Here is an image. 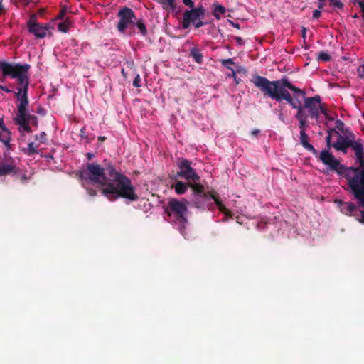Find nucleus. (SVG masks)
<instances>
[{"label": "nucleus", "instance_id": "f257e3e1", "mask_svg": "<svg viewBox=\"0 0 364 364\" xmlns=\"http://www.w3.org/2000/svg\"><path fill=\"white\" fill-rule=\"evenodd\" d=\"M79 177L82 180L85 187L90 182L101 186L102 195L110 201L119 198L130 201L139 199L132 181L124 174L117 171L112 164L102 168L99 164L88 163L86 168L80 171Z\"/></svg>", "mask_w": 364, "mask_h": 364}, {"label": "nucleus", "instance_id": "f03ea898", "mask_svg": "<svg viewBox=\"0 0 364 364\" xmlns=\"http://www.w3.org/2000/svg\"><path fill=\"white\" fill-rule=\"evenodd\" d=\"M28 64H11L6 61H0V70L2 77L0 80L3 82L7 77L16 78L18 86L16 87L15 97L17 99V112L14 118L15 122H30L34 114H31L28 110L29 100L28 96L30 69Z\"/></svg>", "mask_w": 364, "mask_h": 364}, {"label": "nucleus", "instance_id": "7ed1b4c3", "mask_svg": "<svg viewBox=\"0 0 364 364\" xmlns=\"http://www.w3.org/2000/svg\"><path fill=\"white\" fill-rule=\"evenodd\" d=\"M316 157L331 170L346 178L348 191L353 195L359 205L364 208V170L344 166L328 150H322Z\"/></svg>", "mask_w": 364, "mask_h": 364}, {"label": "nucleus", "instance_id": "20e7f679", "mask_svg": "<svg viewBox=\"0 0 364 364\" xmlns=\"http://www.w3.org/2000/svg\"><path fill=\"white\" fill-rule=\"evenodd\" d=\"M251 82L260 90L264 96L277 102L285 100L292 108H298L301 102L298 101V103H296L287 90L294 92L295 94L303 95L305 94L304 91L295 87L287 78L270 81L265 77L255 75L251 79Z\"/></svg>", "mask_w": 364, "mask_h": 364}, {"label": "nucleus", "instance_id": "39448f33", "mask_svg": "<svg viewBox=\"0 0 364 364\" xmlns=\"http://www.w3.org/2000/svg\"><path fill=\"white\" fill-rule=\"evenodd\" d=\"M188 212L186 205L183 201L176 198H171L165 208V213L167 215L179 224L180 230L182 233V230L185 228V224L188 223Z\"/></svg>", "mask_w": 364, "mask_h": 364}, {"label": "nucleus", "instance_id": "423d86ee", "mask_svg": "<svg viewBox=\"0 0 364 364\" xmlns=\"http://www.w3.org/2000/svg\"><path fill=\"white\" fill-rule=\"evenodd\" d=\"M119 21L117 24V31L123 35L127 34L128 36H132L134 34V31L126 32L127 29L133 26L136 21V16L132 9L124 6L117 13Z\"/></svg>", "mask_w": 364, "mask_h": 364}, {"label": "nucleus", "instance_id": "0eeeda50", "mask_svg": "<svg viewBox=\"0 0 364 364\" xmlns=\"http://www.w3.org/2000/svg\"><path fill=\"white\" fill-rule=\"evenodd\" d=\"M176 165L179 171L176 173L177 177L182 178L188 181L197 182L200 180L199 175L191 166V162L185 158H178Z\"/></svg>", "mask_w": 364, "mask_h": 364}, {"label": "nucleus", "instance_id": "6e6552de", "mask_svg": "<svg viewBox=\"0 0 364 364\" xmlns=\"http://www.w3.org/2000/svg\"><path fill=\"white\" fill-rule=\"evenodd\" d=\"M35 15L31 16L27 21V27L29 33H33L37 38H43L48 34L51 35L50 32L49 24H43L36 22Z\"/></svg>", "mask_w": 364, "mask_h": 364}, {"label": "nucleus", "instance_id": "1a4fd4ad", "mask_svg": "<svg viewBox=\"0 0 364 364\" xmlns=\"http://www.w3.org/2000/svg\"><path fill=\"white\" fill-rule=\"evenodd\" d=\"M205 14V9L202 5L193 9L186 10L182 21L183 28L187 29L191 23H195L196 20L203 19Z\"/></svg>", "mask_w": 364, "mask_h": 364}, {"label": "nucleus", "instance_id": "9d476101", "mask_svg": "<svg viewBox=\"0 0 364 364\" xmlns=\"http://www.w3.org/2000/svg\"><path fill=\"white\" fill-rule=\"evenodd\" d=\"M303 108L307 109L309 117L318 120L319 118V108H321V97L315 95L314 97H306Z\"/></svg>", "mask_w": 364, "mask_h": 364}, {"label": "nucleus", "instance_id": "9b49d317", "mask_svg": "<svg viewBox=\"0 0 364 364\" xmlns=\"http://www.w3.org/2000/svg\"><path fill=\"white\" fill-rule=\"evenodd\" d=\"M341 210L344 214L353 216L358 221L364 223V210H359L354 203L343 202L341 203Z\"/></svg>", "mask_w": 364, "mask_h": 364}, {"label": "nucleus", "instance_id": "f8f14e48", "mask_svg": "<svg viewBox=\"0 0 364 364\" xmlns=\"http://www.w3.org/2000/svg\"><path fill=\"white\" fill-rule=\"evenodd\" d=\"M350 136L353 138V141L351 142L350 148L355 151V154L356 159L358 161L359 166H354V168H359L362 170H364V157H363V146L361 141H355V136L354 134L350 133Z\"/></svg>", "mask_w": 364, "mask_h": 364}, {"label": "nucleus", "instance_id": "ddd939ff", "mask_svg": "<svg viewBox=\"0 0 364 364\" xmlns=\"http://www.w3.org/2000/svg\"><path fill=\"white\" fill-rule=\"evenodd\" d=\"M350 133L351 132H349L346 136H342L338 133L337 141L333 143L332 146L336 150L341 151L343 154H346L348 149L352 145L351 142L353 141V138L350 136Z\"/></svg>", "mask_w": 364, "mask_h": 364}, {"label": "nucleus", "instance_id": "4468645a", "mask_svg": "<svg viewBox=\"0 0 364 364\" xmlns=\"http://www.w3.org/2000/svg\"><path fill=\"white\" fill-rule=\"evenodd\" d=\"M11 132L6 127L3 118L0 117V141L11 149Z\"/></svg>", "mask_w": 364, "mask_h": 364}, {"label": "nucleus", "instance_id": "2eb2a0df", "mask_svg": "<svg viewBox=\"0 0 364 364\" xmlns=\"http://www.w3.org/2000/svg\"><path fill=\"white\" fill-rule=\"evenodd\" d=\"M188 186L193 190V195L197 197H200L203 199H208L210 198L211 194L215 193V191L212 192H205L204 186L198 183H188Z\"/></svg>", "mask_w": 364, "mask_h": 364}, {"label": "nucleus", "instance_id": "dca6fc26", "mask_svg": "<svg viewBox=\"0 0 364 364\" xmlns=\"http://www.w3.org/2000/svg\"><path fill=\"white\" fill-rule=\"evenodd\" d=\"M297 109L296 114L295 115V118L299 121V128L300 132H306V128L307 127L306 119L307 115L304 112L303 106L301 103L299 102V106L298 108H295Z\"/></svg>", "mask_w": 364, "mask_h": 364}, {"label": "nucleus", "instance_id": "f3484780", "mask_svg": "<svg viewBox=\"0 0 364 364\" xmlns=\"http://www.w3.org/2000/svg\"><path fill=\"white\" fill-rule=\"evenodd\" d=\"M210 198L214 200V201H215V204L217 205L219 210L221 213H223V214H225V218L223 219V221H226L227 220V218H232L233 214L232 213V212L230 210H229L228 209L226 208V207L223 203V202L218 198L217 193H214L211 194Z\"/></svg>", "mask_w": 364, "mask_h": 364}, {"label": "nucleus", "instance_id": "a211bd4d", "mask_svg": "<svg viewBox=\"0 0 364 364\" xmlns=\"http://www.w3.org/2000/svg\"><path fill=\"white\" fill-rule=\"evenodd\" d=\"M300 140L304 149L312 153L315 156H318V151L309 142V136L306 132H300Z\"/></svg>", "mask_w": 364, "mask_h": 364}, {"label": "nucleus", "instance_id": "6ab92c4d", "mask_svg": "<svg viewBox=\"0 0 364 364\" xmlns=\"http://www.w3.org/2000/svg\"><path fill=\"white\" fill-rule=\"evenodd\" d=\"M16 168V166L13 163L2 161L0 163V176L15 174Z\"/></svg>", "mask_w": 364, "mask_h": 364}, {"label": "nucleus", "instance_id": "aec40b11", "mask_svg": "<svg viewBox=\"0 0 364 364\" xmlns=\"http://www.w3.org/2000/svg\"><path fill=\"white\" fill-rule=\"evenodd\" d=\"M190 55L197 63H202L203 60V54L200 51L198 48L196 47L192 48L190 50Z\"/></svg>", "mask_w": 364, "mask_h": 364}, {"label": "nucleus", "instance_id": "412c9836", "mask_svg": "<svg viewBox=\"0 0 364 364\" xmlns=\"http://www.w3.org/2000/svg\"><path fill=\"white\" fill-rule=\"evenodd\" d=\"M188 187H189L188 183H185L181 181H177L174 186H172V188H174L175 192L178 195L185 193L188 189Z\"/></svg>", "mask_w": 364, "mask_h": 364}, {"label": "nucleus", "instance_id": "4be33fe9", "mask_svg": "<svg viewBox=\"0 0 364 364\" xmlns=\"http://www.w3.org/2000/svg\"><path fill=\"white\" fill-rule=\"evenodd\" d=\"M157 2L163 5L164 9L168 7L173 11L176 10V0H157Z\"/></svg>", "mask_w": 364, "mask_h": 364}, {"label": "nucleus", "instance_id": "5701e85b", "mask_svg": "<svg viewBox=\"0 0 364 364\" xmlns=\"http://www.w3.org/2000/svg\"><path fill=\"white\" fill-rule=\"evenodd\" d=\"M134 25L138 28L141 34L143 36H146V34H147L146 26L142 19H139V20L136 19V21L134 23Z\"/></svg>", "mask_w": 364, "mask_h": 364}, {"label": "nucleus", "instance_id": "b1692460", "mask_svg": "<svg viewBox=\"0 0 364 364\" xmlns=\"http://www.w3.org/2000/svg\"><path fill=\"white\" fill-rule=\"evenodd\" d=\"M70 24L71 23L70 20L67 18L65 21L58 23V28L60 31L63 33H67L69 31Z\"/></svg>", "mask_w": 364, "mask_h": 364}, {"label": "nucleus", "instance_id": "393cba45", "mask_svg": "<svg viewBox=\"0 0 364 364\" xmlns=\"http://www.w3.org/2000/svg\"><path fill=\"white\" fill-rule=\"evenodd\" d=\"M17 125L19 126L18 130L20 132H26L27 133H31L32 129L30 127V122H15Z\"/></svg>", "mask_w": 364, "mask_h": 364}, {"label": "nucleus", "instance_id": "a878e982", "mask_svg": "<svg viewBox=\"0 0 364 364\" xmlns=\"http://www.w3.org/2000/svg\"><path fill=\"white\" fill-rule=\"evenodd\" d=\"M327 132H328V135L326 138V145H327L328 149H330L331 147H333L332 146L333 143H331L332 135H333V134H336L338 135V132L336 131V129H328Z\"/></svg>", "mask_w": 364, "mask_h": 364}, {"label": "nucleus", "instance_id": "bb28decb", "mask_svg": "<svg viewBox=\"0 0 364 364\" xmlns=\"http://www.w3.org/2000/svg\"><path fill=\"white\" fill-rule=\"evenodd\" d=\"M39 144H35L34 142H30L28 144V148L25 151V153L30 156L38 153L37 148Z\"/></svg>", "mask_w": 364, "mask_h": 364}, {"label": "nucleus", "instance_id": "cd10ccee", "mask_svg": "<svg viewBox=\"0 0 364 364\" xmlns=\"http://www.w3.org/2000/svg\"><path fill=\"white\" fill-rule=\"evenodd\" d=\"M208 199H203L200 197L195 196V198L193 199V203L196 208H205V200Z\"/></svg>", "mask_w": 364, "mask_h": 364}, {"label": "nucleus", "instance_id": "c85d7f7f", "mask_svg": "<svg viewBox=\"0 0 364 364\" xmlns=\"http://www.w3.org/2000/svg\"><path fill=\"white\" fill-rule=\"evenodd\" d=\"M225 12V9L223 6L221 5H217L213 11V15L217 19L220 18V14H223Z\"/></svg>", "mask_w": 364, "mask_h": 364}, {"label": "nucleus", "instance_id": "c756f323", "mask_svg": "<svg viewBox=\"0 0 364 364\" xmlns=\"http://www.w3.org/2000/svg\"><path fill=\"white\" fill-rule=\"evenodd\" d=\"M35 140L38 142V144H46L47 141V134L45 132H41L39 134L35 136Z\"/></svg>", "mask_w": 364, "mask_h": 364}, {"label": "nucleus", "instance_id": "7c9ffc66", "mask_svg": "<svg viewBox=\"0 0 364 364\" xmlns=\"http://www.w3.org/2000/svg\"><path fill=\"white\" fill-rule=\"evenodd\" d=\"M331 55L325 51H321L318 54L317 60L318 61L328 62L331 60Z\"/></svg>", "mask_w": 364, "mask_h": 364}, {"label": "nucleus", "instance_id": "2f4dec72", "mask_svg": "<svg viewBox=\"0 0 364 364\" xmlns=\"http://www.w3.org/2000/svg\"><path fill=\"white\" fill-rule=\"evenodd\" d=\"M336 130L341 131L343 134H348V129H344V123L341 119H337L335 122Z\"/></svg>", "mask_w": 364, "mask_h": 364}, {"label": "nucleus", "instance_id": "473e14b6", "mask_svg": "<svg viewBox=\"0 0 364 364\" xmlns=\"http://www.w3.org/2000/svg\"><path fill=\"white\" fill-rule=\"evenodd\" d=\"M330 5L338 9H342L344 6L343 2L341 0H332L330 1Z\"/></svg>", "mask_w": 364, "mask_h": 364}, {"label": "nucleus", "instance_id": "72a5a7b5", "mask_svg": "<svg viewBox=\"0 0 364 364\" xmlns=\"http://www.w3.org/2000/svg\"><path fill=\"white\" fill-rule=\"evenodd\" d=\"M223 65L225 66L228 69L231 70L234 73V69L229 66V65H233L234 62L231 58L223 60L221 61Z\"/></svg>", "mask_w": 364, "mask_h": 364}, {"label": "nucleus", "instance_id": "f704fd0d", "mask_svg": "<svg viewBox=\"0 0 364 364\" xmlns=\"http://www.w3.org/2000/svg\"><path fill=\"white\" fill-rule=\"evenodd\" d=\"M320 113H322L329 120L333 119V117H330L328 116L327 109L325 107L324 104H322L321 102V108H319V114Z\"/></svg>", "mask_w": 364, "mask_h": 364}, {"label": "nucleus", "instance_id": "c9c22d12", "mask_svg": "<svg viewBox=\"0 0 364 364\" xmlns=\"http://www.w3.org/2000/svg\"><path fill=\"white\" fill-rule=\"evenodd\" d=\"M133 85L135 87H141V78L139 74H137L133 80Z\"/></svg>", "mask_w": 364, "mask_h": 364}, {"label": "nucleus", "instance_id": "e433bc0d", "mask_svg": "<svg viewBox=\"0 0 364 364\" xmlns=\"http://www.w3.org/2000/svg\"><path fill=\"white\" fill-rule=\"evenodd\" d=\"M183 4L191 8V9H194V2L192 0H182Z\"/></svg>", "mask_w": 364, "mask_h": 364}, {"label": "nucleus", "instance_id": "4c0bfd02", "mask_svg": "<svg viewBox=\"0 0 364 364\" xmlns=\"http://www.w3.org/2000/svg\"><path fill=\"white\" fill-rule=\"evenodd\" d=\"M357 72L358 73V76L360 77H363L364 76V65H360L358 69Z\"/></svg>", "mask_w": 364, "mask_h": 364}, {"label": "nucleus", "instance_id": "58836bf2", "mask_svg": "<svg viewBox=\"0 0 364 364\" xmlns=\"http://www.w3.org/2000/svg\"><path fill=\"white\" fill-rule=\"evenodd\" d=\"M321 16V12L319 9H315L313 11L312 18L314 19H317Z\"/></svg>", "mask_w": 364, "mask_h": 364}, {"label": "nucleus", "instance_id": "ea45409f", "mask_svg": "<svg viewBox=\"0 0 364 364\" xmlns=\"http://www.w3.org/2000/svg\"><path fill=\"white\" fill-rule=\"evenodd\" d=\"M193 23L196 28H199L206 24V23L201 21V19L198 20V21H196Z\"/></svg>", "mask_w": 364, "mask_h": 364}, {"label": "nucleus", "instance_id": "a19ab883", "mask_svg": "<svg viewBox=\"0 0 364 364\" xmlns=\"http://www.w3.org/2000/svg\"><path fill=\"white\" fill-rule=\"evenodd\" d=\"M66 14V9L63 8L61 9L60 14L57 16L58 19H63Z\"/></svg>", "mask_w": 364, "mask_h": 364}, {"label": "nucleus", "instance_id": "79ce46f5", "mask_svg": "<svg viewBox=\"0 0 364 364\" xmlns=\"http://www.w3.org/2000/svg\"><path fill=\"white\" fill-rule=\"evenodd\" d=\"M234 39L239 46H242L244 44V41L241 37L235 36Z\"/></svg>", "mask_w": 364, "mask_h": 364}, {"label": "nucleus", "instance_id": "37998d69", "mask_svg": "<svg viewBox=\"0 0 364 364\" xmlns=\"http://www.w3.org/2000/svg\"><path fill=\"white\" fill-rule=\"evenodd\" d=\"M87 193L90 196H95L97 195V191L92 188H86Z\"/></svg>", "mask_w": 364, "mask_h": 364}, {"label": "nucleus", "instance_id": "c03bdc74", "mask_svg": "<svg viewBox=\"0 0 364 364\" xmlns=\"http://www.w3.org/2000/svg\"><path fill=\"white\" fill-rule=\"evenodd\" d=\"M30 122H31V124L33 126L37 127L38 126V117L36 115H33L32 119H31Z\"/></svg>", "mask_w": 364, "mask_h": 364}, {"label": "nucleus", "instance_id": "a18cd8bd", "mask_svg": "<svg viewBox=\"0 0 364 364\" xmlns=\"http://www.w3.org/2000/svg\"><path fill=\"white\" fill-rule=\"evenodd\" d=\"M318 7L320 9H322L323 8V6H324V1L325 0H318Z\"/></svg>", "mask_w": 364, "mask_h": 364}, {"label": "nucleus", "instance_id": "49530a36", "mask_svg": "<svg viewBox=\"0 0 364 364\" xmlns=\"http://www.w3.org/2000/svg\"><path fill=\"white\" fill-rule=\"evenodd\" d=\"M0 90H2L3 91L9 93L11 92V90H9L6 86L0 85Z\"/></svg>", "mask_w": 364, "mask_h": 364}, {"label": "nucleus", "instance_id": "de8ad7c7", "mask_svg": "<svg viewBox=\"0 0 364 364\" xmlns=\"http://www.w3.org/2000/svg\"><path fill=\"white\" fill-rule=\"evenodd\" d=\"M358 4L361 9V11H364V1H358Z\"/></svg>", "mask_w": 364, "mask_h": 364}, {"label": "nucleus", "instance_id": "09e8293b", "mask_svg": "<svg viewBox=\"0 0 364 364\" xmlns=\"http://www.w3.org/2000/svg\"><path fill=\"white\" fill-rule=\"evenodd\" d=\"M260 132V131L259 129H254L251 132V134L253 135V136H257L259 134V133Z\"/></svg>", "mask_w": 364, "mask_h": 364}, {"label": "nucleus", "instance_id": "8fccbe9b", "mask_svg": "<svg viewBox=\"0 0 364 364\" xmlns=\"http://www.w3.org/2000/svg\"><path fill=\"white\" fill-rule=\"evenodd\" d=\"M98 140L102 143L106 140V137L100 136H98Z\"/></svg>", "mask_w": 364, "mask_h": 364}, {"label": "nucleus", "instance_id": "3c124183", "mask_svg": "<svg viewBox=\"0 0 364 364\" xmlns=\"http://www.w3.org/2000/svg\"><path fill=\"white\" fill-rule=\"evenodd\" d=\"M93 156H94V155H93V154H90V153H88V154H87V157H88V159H92V158L93 157Z\"/></svg>", "mask_w": 364, "mask_h": 364}, {"label": "nucleus", "instance_id": "603ef678", "mask_svg": "<svg viewBox=\"0 0 364 364\" xmlns=\"http://www.w3.org/2000/svg\"><path fill=\"white\" fill-rule=\"evenodd\" d=\"M302 32H303V37L305 38V35H306V28H303Z\"/></svg>", "mask_w": 364, "mask_h": 364}, {"label": "nucleus", "instance_id": "864d4df0", "mask_svg": "<svg viewBox=\"0 0 364 364\" xmlns=\"http://www.w3.org/2000/svg\"><path fill=\"white\" fill-rule=\"evenodd\" d=\"M234 26L237 28H240V25L238 23L234 24Z\"/></svg>", "mask_w": 364, "mask_h": 364}, {"label": "nucleus", "instance_id": "5fc2aeb1", "mask_svg": "<svg viewBox=\"0 0 364 364\" xmlns=\"http://www.w3.org/2000/svg\"><path fill=\"white\" fill-rule=\"evenodd\" d=\"M122 75L125 77V74H124V69H122Z\"/></svg>", "mask_w": 364, "mask_h": 364}, {"label": "nucleus", "instance_id": "6e6d98bb", "mask_svg": "<svg viewBox=\"0 0 364 364\" xmlns=\"http://www.w3.org/2000/svg\"><path fill=\"white\" fill-rule=\"evenodd\" d=\"M353 17L354 18H358V15H357V14H355Z\"/></svg>", "mask_w": 364, "mask_h": 364}, {"label": "nucleus", "instance_id": "4d7b16f0", "mask_svg": "<svg viewBox=\"0 0 364 364\" xmlns=\"http://www.w3.org/2000/svg\"><path fill=\"white\" fill-rule=\"evenodd\" d=\"M362 17H363V19L364 20V11H363Z\"/></svg>", "mask_w": 364, "mask_h": 364}, {"label": "nucleus", "instance_id": "13d9d810", "mask_svg": "<svg viewBox=\"0 0 364 364\" xmlns=\"http://www.w3.org/2000/svg\"><path fill=\"white\" fill-rule=\"evenodd\" d=\"M363 156H364V148H363Z\"/></svg>", "mask_w": 364, "mask_h": 364}]
</instances>
